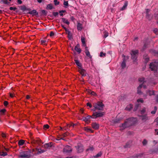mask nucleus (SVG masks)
Instances as JSON below:
<instances>
[{
	"label": "nucleus",
	"instance_id": "2f4dec72",
	"mask_svg": "<svg viewBox=\"0 0 158 158\" xmlns=\"http://www.w3.org/2000/svg\"><path fill=\"white\" fill-rule=\"evenodd\" d=\"M1 2L5 4L9 5L10 2L8 1V0H2Z\"/></svg>",
	"mask_w": 158,
	"mask_h": 158
},
{
	"label": "nucleus",
	"instance_id": "ea45409f",
	"mask_svg": "<svg viewBox=\"0 0 158 158\" xmlns=\"http://www.w3.org/2000/svg\"><path fill=\"white\" fill-rule=\"evenodd\" d=\"M75 125V124L72 123L71 124H67V128H68V127H74Z\"/></svg>",
	"mask_w": 158,
	"mask_h": 158
},
{
	"label": "nucleus",
	"instance_id": "5fc2aeb1",
	"mask_svg": "<svg viewBox=\"0 0 158 158\" xmlns=\"http://www.w3.org/2000/svg\"><path fill=\"white\" fill-rule=\"evenodd\" d=\"M54 2L56 5H58L59 4V2L57 1V0H54Z\"/></svg>",
	"mask_w": 158,
	"mask_h": 158
},
{
	"label": "nucleus",
	"instance_id": "b1692460",
	"mask_svg": "<svg viewBox=\"0 0 158 158\" xmlns=\"http://www.w3.org/2000/svg\"><path fill=\"white\" fill-rule=\"evenodd\" d=\"M82 28V25L79 23H78L77 25V29L78 30H81Z\"/></svg>",
	"mask_w": 158,
	"mask_h": 158
},
{
	"label": "nucleus",
	"instance_id": "6e6552de",
	"mask_svg": "<svg viewBox=\"0 0 158 158\" xmlns=\"http://www.w3.org/2000/svg\"><path fill=\"white\" fill-rule=\"evenodd\" d=\"M148 95H149L151 96L153 95H155V91L153 90H147L146 92V94H144L143 96V97L144 99H146L147 98V96Z\"/></svg>",
	"mask_w": 158,
	"mask_h": 158
},
{
	"label": "nucleus",
	"instance_id": "4468645a",
	"mask_svg": "<svg viewBox=\"0 0 158 158\" xmlns=\"http://www.w3.org/2000/svg\"><path fill=\"white\" fill-rule=\"evenodd\" d=\"M85 52L86 55L88 56L89 58H91L92 56L90 55V53L89 51L88 48L86 47L85 48Z\"/></svg>",
	"mask_w": 158,
	"mask_h": 158
},
{
	"label": "nucleus",
	"instance_id": "e2e57ef3",
	"mask_svg": "<svg viewBox=\"0 0 158 158\" xmlns=\"http://www.w3.org/2000/svg\"><path fill=\"white\" fill-rule=\"evenodd\" d=\"M2 136L3 138H5L6 137V135L5 134L2 133Z\"/></svg>",
	"mask_w": 158,
	"mask_h": 158
},
{
	"label": "nucleus",
	"instance_id": "72a5a7b5",
	"mask_svg": "<svg viewBox=\"0 0 158 158\" xmlns=\"http://www.w3.org/2000/svg\"><path fill=\"white\" fill-rule=\"evenodd\" d=\"M47 43V41L46 40H41L40 41L41 44L43 45H46Z\"/></svg>",
	"mask_w": 158,
	"mask_h": 158
},
{
	"label": "nucleus",
	"instance_id": "37998d69",
	"mask_svg": "<svg viewBox=\"0 0 158 158\" xmlns=\"http://www.w3.org/2000/svg\"><path fill=\"white\" fill-rule=\"evenodd\" d=\"M148 143L146 139H143V142H142V144L143 145H146Z\"/></svg>",
	"mask_w": 158,
	"mask_h": 158
},
{
	"label": "nucleus",
	"instance_id": "4c0bfd02",
	"mask_svg": "<svg viewBox=\"0 0 158 158\" xmlns=\"http://www.w3.org/2000/svg\"><path fill=\"white\" fill-rule=\"evenodd\" d=\"M6 111L5 109H4L0 110V115L3 114Z\"/></svg>",
	"mask_w": 158,
	"mask_h": 158
},
{
	"label": "nucleus",
	"instance_id": "a19ab883",
	"mask_svg": "<svg viewBox=\"0 0 158 158\" xmlns=\"http://www.w3.org/2000/svg\"><path fill=\"white\" fill-rule=\"evenodd\" d=\"M157 108L156 106H155L154 110L151 111V113L152 114H154L157 110Z\"/></svg>",
	"mask_w": 158,
	"mask_h": 158
},
{
	"label": "nucleus",
	"instance_id": "412c9836",
	"mask_svg": "<svg viewBox=\"0 0 158 158\" xmlns=\"http://www.w3.org/2000/svg\"><path fill=\"white\" fill-rule=\"evenodd\" d=\"M133 106L132 104H130L128 105L126 108V110L128 111L130 110L132 108Z\"/></svg>",
	"mask_w": 158,
	"mask_h": 158
},
{
	"label": "nucleus",
	"instance_id": "6e6d98bb",
	"mask_svg": "<svg viewBox=\"0 0 158 158\" xmlns=\"http://www.w3.org/2000/svg\"><path fill=\"white\" fill-rule=\"evenodd\" d=\"M64 4L65 6H68V2L64 1Z\"/></svg>",
	"mask_w": 158,
	"mask_h": 158
},
{
	"label": "nucleus",
	"instance_id": "f704fd0d",
	"mask_svg": "<svg viewBox=\"0 0 158 158\" xmlns=\"http://www.w3.org/2000/svg\"><path fill=\"white\" fill-rule=\"evenodd\" d=\"M53 6L51 4H48L47 6V9H48L51 10L52 9Z\"/></svg>",
	"mask_w": 158,
	"mask_h": 158
},
{
	"label": "nucleus",
	"instance_id": "a878e982",
	"mask_svg": "<svg viewBox=\"0 0 158 158\" xmlns=\"http://www.w3.org/2000/svg\"><path fill=\"white\" fill-rule=\"evenodd\" d=\"M94 148L93 146H89L88 148L86 149V152H92L94 150Z\"/></svg>",
	"mask_w": 158,
	"mask_h": 158
},
{
	"label": "nucleus",
	"instance_id": "a211bd4d",
	"mask_svg": "<svg viewBox=\"0 0 158 158\" xmlns=\"http://www.w3.org/2000/svg\"><path fill=\"white\" fill-rule=\"evenodd\" d=\"M28 13L33 15H38V14L35 10H33L30 11L28 12Z\"/></svg>",
	"mask_w": 158,
	"mask_h": 158
},
{
	"label": "nucleus",
	"instance_id": "7ed1b4c3",
	"mask_svg": "<svg viewBox=\"0 0 158 158\" xmlns=\"http://www.w3.org/2000/svg\"><path fill=\"white\" fill-rule=\"evenodd\" d=\"M31 156L30 152L29 151H23L20 152L19 157L29 158Z\"/></svg>",
	"mask_w": 158,
	"mask_h": 158
},
{
	"label": "nucleus",
	"instance_id": "c9c22d12",
	"mask_svg": "<svg viewBox=\"0 0 158 158\" xmlns=\"http://www.w3.org/2000/svg\"><path fill=\"white\" fill-rule=\"evenodd\" d=\"M7 155V153L6 152H0V156H5Z\"/></svg>",
	"mask_w": 158,
	"mask_h": 158
},
{
	"label": "nucleus",
	"instance_id": "3c124183",
	"mask_svg": "<svg viewBox=\"0 0 158 158\" xmlns=\"http://www.w3.org/2000/svg\"><path fill=\"white\" fill-rule=\"evenodd\" d=\"M106 54L105 53H103V52H101L100 53V57L105 56H106Z\"/></svg>",
	"mask_w": 158,
	"mask_h": 158
},
{
	"label": "nucleus",
	"instance_id": "8fccbe9b",
	"mask_svg": "<svg viewBox=\"0 0 158 158\" xmlns=\"http://www.w3.org/2000/svg\"><path fill=\"white\" fill-rule=\"evenodd\" d=\"M137 102H140L141 103H143V100L142 98H140L138 99L137 100Z\"/></svg>",
	"mask_w": 158,
	"mask_h": 158
},
{
	"label": "nucleus",
	"instance_id": "49530a36",
	"mask_svg": "<svg viewBox=\"0 0 158 158\" xmlns=\"http://www.w3.org/2000/svg\"><path fill=\"white\" fill-rule=\"evenodd\" d=\"M89 93L90 94H91L93 95H96V94L95 92L93 91H92L90 90H89L88 91Z\"/></svg>",
	"mask_w": 158,
	"mask_h": 158
},
{
	"label": "nucleus",
	"instance_id": "aec40b11",
	"mask_svg": "<svg viewBox=\"0 0 158 158\" xmlns=\"http://www.w3.org/2000/svg\"><path fill=\"white\" fill-rule=\"evenodd\" d=\"M74 61L77 65L78 66L79 69V68H81V64L79 60H75Z\"/></svg>",
	"mask_w": 158,
	"mask_h": 158
},
{
	"label": "nucleus",
	"instance_id": "a18cd8bd",
	"mask_svg": "<svg viewBox=\"0 0 158 158\" xmlns=\"http://www.w3.org/2000/svg\"><path fill=\"white\" fill-rule=\"evenodd\" d=\"M146 109L145 108H143L142 110H140V113L141 114H143L145 112Z\"/></svg>",
	"mask_w": 158,
	"mask_h": 158
},
{
	"label": "nucleus",
	"instance_id": "6ab92c4d",
	"mask_svg": "<svg viewBox=\"0 0 158 158\" xmlns=\"http://www.w3.org/2000/svg\"><path fill=\"white\" fill-rule=\"evenodd\" d=\"M36 150L38 151L37 154H40L45 152V150L44 149H41L38 148H36Z\"/></svg>",
	"mask_w": 158,
	"mask_h": 158
},
{
	"label": "nucleus",
	"instance_id": "bb28decb",
	"mask_svg": "<svg viewBox=\"0 0 158 158\" xmlns=\"http://www.w3.org/2000/svg\"><path fill=\"white\" fill-rule=\"evenodd\" d=\"M66 33L68 35V37L69 39L71 38L72 37V35L71 32L68 29L66 31Z\"/></svg>",
	"mask_w": 158,
	"mask_h": 158
},
{
	"label": "nucleus",
	"instance_id": "f3484780",
	"mask_svg": "<svg viewBox=\"0 0 158 158\" xmlns=\"http://www.w3.org/2000/svg\"><path fill=\"white\" fill-rule=\"evenodd\" d=\"M140 118L144 121H145L148 119V117L146 115L140 116Z\"/></svg>",
	"mask_w": 158,
	"mask_h": 158
},
{
	"label": "nucleus",
	"instance_id": "f03ea898",
	"mask_svg": "<svg viewBox=\"0 0 158 158\" xmlns=\"http://www.w3.org/2000/svg\"><path fill=\"white\" fill-rule=\"evenodd\" d=\"M93 105L94 108L92 110L93 111H95L96 110H103L104 106V104L102 102H99L94 103Z\"/></svg>",
	"mask_w": 158,
	"mask_h": 158
},
{
	"label": "nucleus",
	"instance_id": "5701e85b",
	"mask_svg": "<svg viewBox=\"0 0 158 158\" xmlns=\"http://www.w3.org/2000/svg\"><path fill=\"white\" fill-rule=\"evenodd\" d=\"M75 50L79 53H80L81 51V49L79 48V46L77 45L75 47Z\"/></svg>",
	"mask_w": 158,
	"mask_h": 158
},
{
	"label": "nucleus",
	"instance_id": "ddd939ff",
	"mask_svg": "<svg viewBox=\"0 0 158 158\" xmlns=\"http://www.w3.org/2000/svg\"><path fill=\"white\" fill-rule=\"evenodd\" d=\"M150 10L149 9L146 10V18L149 20H151L152 18V16L149 14Z\"/></svg>",
	"mask_w": 158,
	"mask_h": 158
},
{
	"label": "nucleus",
	"instance_id": "393cba45",
	"mask_svg": "<svg viewBox=\"0 0 158 158\" xmlns=\"http://www.w3.org/2000/svg\"><path fill=\"white\" fill-rule=\"evenodd\" d=\"M62 20L64 23H66L67 25L69 24V22L68 21V20L66 19L62 18Z\"/></svg>",
	"mask_w": 158,
	"mask_h": 158
},
{
	"label": "nucleus",
	"instance_id": "774afa93",
	"mask_svg": "<svg viewBox=\"0 0 158 158\" xmlns=\"http://www.w3.org/2000/svg\"><path fill=\"white\" fill-rule=\"evenodd\" d=\"M143 155V154H140L139 155H138L137 156V158H138L139 157H141V156H142Z\"/></svg>",
	"mask_w": 158,
	"mask_h": 158
},
{
	"label": "nucleus",
	"instance_id": "58836bf2",
	"mask_svg": "<svg viewBox=\"0 0 158 158\" xmlns=\"http://www.w3.org/2000/svg\"><path fill=\"white\" fill-rule=\"evenodd\" d=\"M139 81L140 82H143H143L144 83V85H145V83H146L145 81H144V78L143 77H141L139 79Z\"/></svg>",
	"mask_w": 158,
	"mask_h": 158
},
{
	"label": "nucleus",
	"instance_id": "c756f323",
	"mask_svg": "<svg viewBox=\"0 0 158 158\" xmlns=\"http://www.w3.org/2000/svg\"><path fill=\"white\" fill-rule=\"evenodd\" d=\"M60 139H63L64 140H65V139H64L63 137H60V136H58L57 137V138L56 139H55V140H54L56 142H56V141H57V140H59Z\"/></svg>",
	"mask_w": 158,
	"mask_h": 158
},
{
	"label": "nucleus",
	"instance_id": "20e7f679",
	"mask_svg": "<svg viewBox=\"0 0 158 158\" xmlns=\"http://www.w3.org/2000/svg\"><path fill=\"white\" fill-rule=\"evenodd\" d=\"M158 65L157 62H153L150 64V68L152 71H156L157 69Z\"/></svg>",
	"mask_w": 158,
	"mask_h": 158
},
{
	"label": "nucleus",
	"instance_id": "dca6fc26",
	"mask_svg": "<svg viewBox=\"0 0 158 158\" xmlns=\"http://www.w3.org/2000/svg\"><path fill=\"white\" fill-rule=\"evenodd\" d=\"M84 130L87 132L93 133L94 132V131L88 127H85L84 128Z\"/></svg>",
	"mask_w": 158,
	"mask_h": 158
},
{
	"label": "nucleus",
	"instance_id": "c03bdc74",
	"mask_svg": "<svg viewBox=\"0 0 158 158\" xmlns=\"http://www.w3.org/2000/svg\"><path fill=\"white\" fill-rule=\"evenodd\" d=\"M102 155V153H101V152H100L98 153V154H97L96 156H94V158L98 157L99 156H100Z\"/></svg>",
	"mask_w": 158,
	"mask_h": 158
},
{
	"label": "nucleus",
	"instance_id": "4d7b16f0",
	"mask_svg": "<svg viewBox=\"0 0 158 158\" xmlns=\"http://www.w3.org/2000/svg\"><path fill=\"white\" fill-rule=\"evenodd\" d=\"M54 35V33L52 31H51L49 35L51 37L53 36Z\"/></svg>",
	"mask_w": 158,
	"mask_h": 158
},
{
	"label": "nucleus",
	"instance_id": "9b49d317",
	"mask_svg": "<svg viewBox=\"0 0 158 158\" xmlns=\"http://www.w3.org/2000/svg\"><path fill=\"white\" fill-rule=\"evenodd\" d=\"M72 151V149L71 147L69 146H65L63 150V152L65 153H69Z\"/></svg>",
	"mask_w": 158,
	"mask_h": 158
},
{
	"label": "nucleus",
	"instance_id": "c85d7f7f",
	"mask_svg": "<svg viewBox=\"0 0 158 158\" xmlns=\"http://www.w3.org/2000/svg\"><path fill=\"white\" fill-rule=\"evenodd\" d=\"M81 41L83 44V45L85 46L86 44L85 42V38L83 36L81 37Z\"/></svg>",
	"mask_w": 158,
	"mask_h": 158
},
{
	"label": "nucleus",
	"instance_id": "680f3d73",
	"mask_svg": "<svg viewBox=\"0 0 158 158\" xmlns=\"http://www.w3.org/2000/svg\"><path fill=\"white\" fill-rule=\"evenodd\" d=\"M155 131L156 132L155 134L158 135V129H156L155 130Z\"/></svg>",
	"mask_w": 158,
	"mask_h": 158
},
{
	"label": "nucleus",
	"instance_id": "bf43d9fd",
	"mask_svg": "<svg viewBox=\"0 0 158 158\" xmlns=\"http://www.w3.org/2000/svg\"><path fill=\"white\" fill-rule=\"evenodd\" d=\"M8 104V102L6 101H5L4 102V104L5 106H7Z\"/></svg>",
	"mask_w": 158,
	"mask_h": 158
},
{
	"label": "nucleus",
	"instance_id": "69168bd1",
	"mask_svg": "<svg viewBox=\"0 0 158 158\" xmlns=\"http://www.w3.org/2000/svg\"><path fill=\"white\" fill-rule=\"evenodd\" d=\"M61 26L65 30V31L68 30L63 25H61Z\"/></svg>",
	"mask_w": 158,
	"mask_h": 158
},
{
	"label": "nucleus",
	"instance_id": "603ef678",
	"mask_svg": "<svg viewBox=\"0 0 158 158\" xmlns=\"http://www.w3.org/2000/svg\"><path fill=\"white\" fill-rule=\"evenodd\" d=\"M65 11V10H63L60 11H59V13L60 14V15L61 16H63V13Z\"/></svg>",
	"mask_w": 158,
	"mask_h": 158
},
{
	"label": "nucleus",
	"instance_id": "f257e3e1",
	"mask_svg": "<svg viewBox=\"0 0 158 158\" xmlns=\"http://www.w3.org/2000/svg\"><path fill=\"white\" fill-rule=\"evenodd\" d=\"M136 118H131L127 119L124 123L122 124V125L120 127V130L122 131L125 128L128 127L134 124L135 122L136 121Z\"/></svg>",
	"mask_w": 158,
	"mask_h": 158
},
{
	"label": "nucleus",
	"instance_id": "338daca9",
	"mask_svg": "<svg viewBox=\"0 0 158 158\" xmlns=\"http://www.w3.org/2000/svg\"><path fill=\"white\" fill-rule=\"evenodd\" d=\"M17 2L19 4H21L22 3V1L21 0H17Z\"/></svg>",
	"mask_w": 158,
	"mask_h": 158
},
{
	"label": "nucleus",
	"instance_id": "de8ad7c7",
	"mask_svg": "<svg viewBox=\"0 0 158 158\" xmlns=\"http://www.w3.org/2000/svg\"><path fill=\"white\" fill-rule=\"evenodd\" d=\"M49 127V126L48 124H46L44 126V128L45 130L48 129Z\"/></svg>",
	"mask_w": 158,
	"mask_h": 158
},
{
	"label": "nucleus",
	"instance_id": "0e129e2a",
	"mask_svg": "<svg viewBox=\"0 0 158 158\" xmlns=\"http://www.w3.org/2000/svg\"><path fill=\"white\" fill-rule=\"evenodd\" d=\"M156 101L158 103V95L156 96Z\"/></svg>",
	"mask_w": 158,
	"mask_h": 158
},
{
	"label": "nucleus",
	"instance_id": "9d476101",
	"mask_svg": "<svg viewBox=\"0 0 158 158\" xmlns=\"http://www.w3.org/2000/svg\"><path fill=\"white\" fill-rule=\"evenodd\" d=\"M31 143L33 145H40L41 143V140L38 139H33L32 140Z\"/></svg>",
	"mask_w": 158,
	"mask_h": 158
},
{
	"label": "nucleus",
	"instance_id": "39448f33",
	"mask_svg": "<svg viewBox=\"0 0 158 158\" xmlns=\"http://www.w3.org/2000/svg\"><path fill=\"white\" fill-rule=\"evenodd\" d=\"M131 58L134 61L136 60L138 55V51H132L131 53Z\"/></svg>",
	"mask_w": 158,
	"mask_h": 158
},
{
	"label": "nucleus",
	"instance_id": "f8f14e48",
	"mask_svg": "<svg viewBox=\"0 0 158 158\" xmlns=\"http://www.w3.org/2000/svg\"><path fill=\"white\" fill-rule=\"evenodd\" d=\"M78 71L82 76H86V72L85 71L81 68H79Z\"/></svg>",
	"mask_w": 158,
	"mask_h": 158
},
{
	"label": "nucleus",
	"instance_id": "0eeeda50",
	"mask_svg": "<svg viewBox=\"0 0 158 158\" xmlns=\"http://www.w3.org/2000/svg\"><path fill=\"white\" fill-rule=\"evenodd\" d=\"M76 148L77 152V153H81L83 152L84 148L82 145L81 143H78L77 146L76 147Z\"/></svg>",
	"mask_w": 158,
	"mask_h": 158
},
{
	"label": "nucleus",
	"instance_id": "cd10ccee",
	"mask_svg": "<svg viewBox=\"0 0 158 158\" xmlns=\"http://www.w3.org/2000/svg\"><path fill=\"white\" fill-rule=\"evenodd\" d=\"M121 65L122 69H124L126 67V62L125 60L124 59H123V61L121 63Z\"/></svg>",
	"mask_w": 158,
	"mask_h": 158
},
{
	"label": "nucleus",
	"instance_id": "2eb2a0df",
	"mask_svg": "<svg viewBox=\"0 0 158 158\" xmlns=\"http://www.w3.org/2000/svg\"><path fill=\"white\" fill-rule=\"evenodd\" d=\"M92 127L94 129L96 130L98 128L99 124L96 123H94L92 124Z\"/></svg>",
	"mask_w": 158,
	"mask_h": 158
},
{
	"label": "nucleus",
	"instance_id": "1a4fd4ad",
	"mask_svg": "<svg viewBox=\"0 0 158 158\" xmlns=\"http://www.w3.org/2000/svg\"><path fill=\"white\" fill-rule=\"evenodd\" d=\"M142 87H143L144 89L147 88V86L144 85V82L139 85L137 88V93L139 94H142V92L141 91V89Z\"/></svg>",
	"mask_w": 158,
	"mask_h": 158
},
{
	"label": "nucleus",
	"instance_id": "4be33fe9",
	"mask_svg": "<svg viewBox=\"0 0 158 158\" xmlns=\"http://www.w3.org/2000/svg\"><path fill=\"white\" fill-rule=\"evenodd\" d=\"M128 5V2L127 1H125L124 5L122 7V8L121 9V10H123L125 9Z\"/></svg>",
	"mask_w": 158,
	"mask_h": 158
},
{
	"label": "nucleus",
	"instance_id": "09e8293b",
	"mask_svg": "<svg viewBox=\"0 0 158 158\" xmlns=\"http://www.w3.org/2000/svg\"><path fill=\"white\" fill-rule=\"evenodd\" d=\"M69 134L68 132H65V133H64V134H63L62 135V137H63V138L65 137H66L67 135H69Z\"/></svg>",
	"mask_w": 158,
	"mask_h": 158
},
{
	"label": "nucleus",
	"instance_id": "473e14b6",
	"mask_svg": "<svg viewBox=\"0 0 158 158\" xmlns=\"http://www.w3.org/2000/svg\"><path fill=\"white\" fill-rule=\"evenodd\" d=\"M51 146L50 144L49 143H46L43 146V147L45 148H48Z\"/></svg>",
	"mask_w": 158,
	"mask_h": 158
},
{
	"label": "nucleus",
	"instance_id": "13d9d810",
	"mask_svg": "<svg viewBox=\"0 0 158 158\" xmlns=\"http://www.w3.org/2000/svg\"><path fill=\"white\" fill-rule=\"evenodd\" d=\"M87 106H89L90 108H91L92 107V105L91 103H90L88 102L87 103Z\"/></svg>",
	"mask_w": 158,
	"mask_h": 158
},
{
	"label": "nucleus",
	"instance_id": "79ce46f5",
	"mask_svg": "<svg viewBox=\"0 0 158 158\" xmlns=\"http://www.w3.org/2000/svg\"><path fill=\"white\" fill-rule=\"evenodd\" d=\"M158 152V148H156L155 150H152L151 151V153H157Z\"/></svg>",
	"mask_w": 158,
	"mask_h": 158
},
{
	"label": "nucleus",
	"instance_id": "7c9ffc66",
	"mask_svg": "<svg viewBox=\"0 0 158 158\" xmlns=\"http://www.w3.org/2000/svg\"><path fill=\"white\" fill-rule=\"evenodd\" d=\"M91 118H93V117L90 115H88L86 117H85L84 120L85 122L87 121Z\"/></svg>",
	"mask_w": 158,
	"mask_h": 158
},
{
	"label": "nucleus",
	"instance_id": "052dcab7",
	"mask_svg": "<svg viewBox=\"0 0 158 158\" xmlns=\"http://www.w3.org/2000/svg\"><path fill=\"white\" fill-rule=\"evenodd\" d=\"M58 14V13L57 12H55L53 13V15L54 16H56Z\"/></svg>",
	"mask_w": 158,
	"mask_h": 158
},
{
	"label": "nucleus",
	"instance_id": "e433bc0d",
	"mask_svg": "<svg viewBox=\"0 0 158 158\" xmlns=\"http://www.w3.org/2000/svg\"><path fill=\"white\" fill-rule=\"evenodd\" d=\"M24 143V141L23 140H21L18 143L19 145H23Z\"/></svg>",
	"mask_w": 158,
	"mask_h": 158
},
{
	"label": "nucleus",
	"instance_id": "864d4df0",
	"mask_svg": "<svg viewBox=\"0 0 158 158\" xmlns=\"http://www.w3.org/2000/svg\"><path fill=\"white\" fill-rule=\"evenodd\" d=\"M17 9L16 7H10V10H13L15 11Z\"/></svg>",
	"mask_w": 158,
	"mask_h": 158
},
{
	"label": "nucleus",
	"instance_id": "423d86ee",
	"mask_svg": "<svg viewBox=\"0 0 158 158\" xmlns=\"http://www.w3.org/2000/svg\"><path fill=\"white\" fill-rule=\"evenodd\" d=\"M105 114V113L104 112H93L92 115L93 118H96L98 117H102Z\"/></svg>",
	"mask_w": 158,
	"mask_h": 158
}]
</instances>
